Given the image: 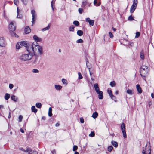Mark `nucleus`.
<instances>
[{"instance_id":"c756f323","label":"nucleus","mask_w":154,"mask_h":154,"mask_svg":"<svg viewBox=\"0 0 154 154\" xmlns=\"http://www.w3.org/2000/svg\"><path fill=\"white\" fill-rule=\"evenodd\" d=\"M110 85L112 87H114L116 85V82L114 81L111 82L110 83Z\"/></svg>"},{"instance_id":"680f3d73","label":"nucleus","mask_w":154,"mask_h":154,"mask_svg":"<svg viewBox=\"0 0 154 154\" xmlns=\"http://www.w3.org/2000/svg\"><path fill=\"white\" fill-rule=\"evenodd\" d=\"M51 152L52 154H56V151H55V150H53Z\"/></svg>"},{"instance_id":"20e7f679","label":"nucleus","mask_w":154,"mask_h":154,"mask_svg":"<svg viewBox=\"0 0 154 154\" xmlns=\"http://www.w3.org/2000/svg\"><path fill=\"white\" fill-rule=\"evenodd\" d=\"M7 45L6 42L3 38H0V47L5 48Z\"/></svg>"},{"instance_id":"412c9836","label":"nucleus","mask_w":154,"mask_h":154,"mask_svg":"<svg viewBox=\"0 0 154 154\" xmlns=\"http://www.w3.org/2000/svg\"><path fill=\"white\" fill-rule=\"evenodd\" d=\"M83 32L81 30H78L77 32V34L79 36H81L83 34Z\"/></svg>"},{"instance_id":"f704fd0d","label":"nucleus","mask_w":154,"mask_h":154,"mask_svg":"<svg viewBox=\"0 0 154 154\" xmlns=\"http://www.w3.org/2000/svg\"><path fill=\"white\" fill-rule=\"evenodd\" d=\"M73 24L76 26H78L79 25V23L77 21H74L73 22Z\"/></svg>"},{"instance_id":"0e129e2a","label":"nucleus","mask_w":154,"mask_h":154,"mask_svg":"<svg viewBox=\"0 0 154 154\" xmlns=\"http://www.w3.org/2000/svg\"><path fill=\"white\" fill-rule=\"evenodd\" d=\"M60 124L59 123H57L55 125V126L57 127H58L59 126Z\"/></svg>"},{"instance_id":"f8f14e48","label":"nucleus","mask_w":154,"mask_h":154,"mask_svg":"<svg viewBox=\"0 0 154 154\" xmlns=\"http://www.w3.org/2000/svg\"><path fill=\"white\" fill-rule=\"evenodd\" d=\"M136 88L138 92L139 93H141L142 92V90L141 88L140 87V85L138 84H137L136 85Z\"/></svg>"},{"instance_id":"79ce46f5","label":"nucleus","mask_w":154,"mask_h":154,"mask_svg":"<svg viewBox=\"0 0 154 154\" xmlns=\"http://www.w3.org/2000/svg\"><path fill=\"white\" fill-rule=\"evenodd\" d=\"M138 3V1L137 0H134L133 5L137 6V5Z\"/></svg>"},{"instance_id":"ddd939ff","label":"nucleus","mask_w":154,"mask_h":154,"mask_svg":"<svg viewBox=\"0 0 154 154\" xmlns=\"http://www.w3.org/2000/svg\"><path fill=\"white\" fill-rule=\"evenodd\" d=\"M20 10L18 8H17V18H21L22 17V16L20 14Z\"/></svg>"},{"instance_id":"dca6fc26","label":"nucleus","mask_w":154,"mask_h":154,"mask_svg":"<svg viewBox=\"0 0 154 154\" xmlns=\"http://www.w3.org/2000/svg\"><path fill=\"white\" fill-rule=\"evenodd\" d=\"M136 7L137 6H134V5H132L131 6L130 8V12L131 13H133L135 10L136 9Z\"/></svg>"},{"instance_id":"49530a36","label":"nucleus","mask_w":154,"mask_h":154,"mask_svg":"<svg viewBox=\"0 0 154 154\" xmlns=\"http://www.w3.org/2000/svg\"><path fill=\"white\" fill-rule=\"evenodd\" d=\"M76 42L77 43H82L83 42V41L82 39H79L77 40Z\"/></svg>"},{"instance_id":"b1692460","label":"nucleus","mask_w":154,"mask_h":154,"mask_svg":"<svg viewBox=\"0 0 154 154\" xmlns=\"http://www.w3.org/2000/svg\"><path fill=\"white\" fill-rule=\"evenodd\" d=\"M98 116V113L96 112H95L92 115V117L94 118V119H95Z\"/></svg>"},{"instance_id":"6e6d98bb","label":"nucleus","mask_w":154,"mask_h":154,"mask_svg":"<svg viewBox=\"0 0 154 154\" xmlns=\"http://www.w3.org/2000/svg\"><path fill=\"white\" fill-rule=\"evenodd\" d=\"M22 2L25 5H26L27 4V0H21Z\"/></svg>"},{"instance_id":"4be33fe9","label":"nucleus","mask_w":154,"mask_h":154,"mask_svg":"<svg viewBox=\"0 0 154 154\" xmlns=\"http://www.w3.org/2000/svg\"><path fill=\"white\" fill-rule=\"evenodd\" d=\"M50 27V26L49 25H48L46 27L42 29L41 30L42 31L44 32L45 31L48 30Z\"/></svg>"},{"instance_id":"09e8293b","label":"nucleus","mask_w":154,"mask_h":154,"mask_svg":"<svg viewBox=\"0 0 154 154\" xmlns=\"http://www.w3.org/2000/svg\"><path fill=\"white\" fill-rule=\"evenodd\" d=\"M78 148V147L77 146L75 145L74 146L73 149V151H75L77 150Z\"/></svg>"},{"instance_id":"58836bf2","label":"nucleus","mask_w":154,"mask_h":154,"mask_svg":"<svg viewBox=\"0 0 154 154\" xmlns=\"http://www.w3.org/2000/svg\"><path fill=\"white\" fill-rule=\"evenodd\" d=\"M134 17H133L131 15L129 17L128 20H129L130 21H132L133 20H135L133 18Z\"/></svg>"},{"instance_id":"6e6552de","label":"nucleus","mask_w":154,"mask_h":154,"mask_svg":"<svg viewBox=\"0 0 154 154\" xmlns=\"http://www.w3.org/2000/svg\"><path fill=\"white\" fill-rule=\"evenodd\" d=\"M33 38L36 42H40L42 40V39L38 37L36 35L33 36Z\"/></svg>"},{"instance_id":"1a4fd4ad","label":"nucleus","mask_w":154,"mask_h":154,"mask_svg":"<svg viewBox=\"0 0 154 154\" xmlns=\"http://www.w3.org/2000/svg\"><path fill=\"white\" fill-rule=\"evenodd\" d=\"M20 44L21 46H23L27 48L28 47V43L26 41H22L20 42Z\"/></svg>"},{"instance_id":"bf43d9fd","label":"nucleus","mask_w":154,"mask_h":154,"mask_svg":"<svg viewBox=\"0 0 154 154\" xmlns=\"http://www.w3.org/2000/svg\"><path fill=\"white\" fill-rule=\"evenodd\" d=\"M29 154H38V153L36 152L35 151V152H32V153H30Z\"/></svg>"},{"instance_id":"aec40b11","label":"nucleus","mask_w":154,"mask_h":154,"mask_svg":"<svg viewBox=\"0 0 154 154\" xmlns=\"http://www.w3.org/2000/svg\"><path fill=\"white\" fill-rule=\"evenodd\" d=\"M140 57L141 58L142 60H143L144 58V54L143 50L142 51L140 52Z\"/></svg>"},{"instance_id":"f03ea898","label":"nucleus","mask_w":154,"mask_h":154,"mask_svg":"<svg viewBox=\"0 0 154 154\" xmlns=\"http://www.w3.org/2000/svg\"><path fill=\"white\" fill-rule=\"evenodd\" d=\"M149 72V69L146 66H142L140 69V75L144 79L148 75Z\"/></svg>"},{"instance_id":"f257e3e1","label":"nucleus","mask_w":154,"mask_h":154,"mask_svg":"<svg viewBox=\"0 0 154 154\" xmlns=\"http://www.w3.org/2000/svg\"><path fill=\"white\" fill-rule=\"evenodd\" d=\"M27 53L22 54L19 57L22 61H29L31 60L33 55L41 56L43 53L42 47L36 42L28 46L27 48Z\"/></svg>"},{"instance_id":"a18cd8bd","label":"nucleus","mask_w":154,"mask_h":154,"mask_svg":"<svg viewBox=\"0 0 154 154\" xmlns=\"http://www.w3.org/2000/svg\"><path fill=\"white\" fill-rule=\"evenodd\" d=\"M78 76H79V79H82L83 77L82 76L80 72H79L78 73Z\"/></svg>"},{"instance_id":"7ed1b4c3","label":"nucleus","mask_w":154,"mask_h":154,"mask_svg":"<svg viewBox=\"0 0 154 154\" xmlns=\"http://www.w3.org/2000/svg\"><path fill=\"white\" fill-rule=\"evenodd\" d=\"M121 129L123 134V136L124 138H126L127 135L125 131V126L124 123L122 124L121 126Z\"/></svg>"},{"instance_id":"e2e57ef3","label":"nucleus","mask_w":154,"mask_h":154,"mask_svg":"<svg viewBox=\"0 0 154 154\" xmlns=\"http://www.w3.org/2000/svg\"><path fill=\"white\" fill-rule=\"evenodd\" d=\"M4 106L2 105H0V109H4Z\"/></svg>"},{"instance_id":"c9c22d12","label":"nucleus","mask_w":154,"mask_h":154,"mask_svg":"<svg viewBox=\"0 0 154 154\" xmlns=\"http://www.w3.org/2000/svg\"><path fill=\"white\" fill-rule=\"evenodd\" d=\"M12 32L11 33V35L12 37H17V35L15 33L13 32Z\"/></svg>"},{"instance_id":"13d9d810","label":"nucleus","mask_w":154,"mask_h":154,"mask_svg":"<svg viewBox=\"0 0 154 154\" xmlns=\"http://www.w3.org/2000/svg\"><path fill=\"white\" fill-rule=\"evenodd\" d=\"M97 1L96 0H94V4L96 6V4H97Z\"/></svg>"},{"instance_id":"9d476101","label":"nucleus","mask_w":154,"mask_h":154,"mask_svg":"<svg viewBox=\"0 0 154 154\" xmlns=\"http://www.w3.org/2000/svg\"><path fill=\"white\" fill-rule=\"evenodd\" d=\"M97 93L98 94V97L100 99H102L103 98V93L102 91H100Z\"/></svg>"},{"instance_id":"473e14b6","label":"nucleus","mask_w":154,"mask_h":154,"mask_svg":"<svg viewBox=\"0 0 154 154\" xmlns=\"http://www.w3.org/2000/svg\"><path fill=\"white\" fill-rule=\"evenodd\" d=\"M61 81L62 82L63 84L66 85H67L68 83L66 80L65 79H62Z\"/></svg>"},{"instance_id":"0eeeda50","label":"nucleus","mask_w":154,"mask_h":154,"mask_svg":"<svg viewBox=\"0 0 154 154\" xmlns=\"http://www.w3.org/2000/svg\"><path fill=\"white\" fill-rule=\"evenodd\" d=\"M86 21L87 22H88L89 24L91 26H93L94 25V20H91L89 18H86Z\"/></svg>"},{"instance_id":"423d86ee","label":"nucleus","mask_w":154,"mask_h":154,"mask_svg":"<svg viewBox=\"0 0 154 154\" xmlns=\"http://www.w3.org/2000/svg\"><path fill=\"white\" fill-rule=\"evenodd\" d=\"M32 16V24L35 22L36 19V14L35 11L34 10H31V11Z\"/></svg>"},{"instance_id":"393cba45","label":"nucleus","mask_w":154,"mask_h":154,"mask_svg":"<svg viewBox=\"0 0 154 154\" xmlns=\"http://www.w3.org/2000/svg\"><path fill=\"white\" fill-rule=\"evenodd\" d=\"M10 97V95L8 93H6L4 97L5 99L8 100Z\"/></svg>"},{"instance_id":"69168bd1","label":"nucleus","mask_w":154,"mask_h":154,"mask_svg":"<svg viewBox=\"0 0 154 154\" xmlns=\"http://www.w3.org/2000/svg\"><path fill=\"white\" fill-rule=\"evenodd\" d=\"M151 97L152 98H154V95L153 93H152L151 94Z\"/></svg>"},{"instance_id":"5701e85b","label":"nucleus","mask_w":154,"mask_h":154,"mask_svg":"<svg viewBox=\"0 0 154 154\" xmlns=\"http://www.w3.org/2000/svg\"><path fill=\"white\" fill-rule=\"evenodd\" d=\"M52 108L51 107H50L49 109L48 113V116L50 117L52 116Z\"/></svg>"},{"instance_id":"052dcab7","label":"nucleus","mask_w":154,"mask_h":154,"mask_svg":"<svg viewBox=\"0 0 154 154\" xmlns=\"http://www.w3.org/2000/svg\"><path fill=\"white\" fill-rule=\"evenodd\" d=\"M20 131L22 133H24V130L22 128L20 129Z\"/></svg>"},{"instance_id":"c03bdc74","label":"nucleus","mask_w":154,"mask_h":154,"mask_svg":"<svg viewBox=\"0 0 154 154\" xmlns=\"http://www.w3.org/2000/svg\"><path fill=\"white\" fill-rule=\"evenodd\" d=\"M107 92L108 93L109 96H110L112 95L113 94H112V92L110 90H108Z\"/></svg>"},{"instance_id":"e433bc0d","label":"nucleus","mask_w":154,"mask_h":154,"mask_svg":"<svg viewBox=\"0 0 154 154\" xmlns=\"http://www.w3.org/2000/svg\"><path fill=\"white\" fill-rule=\"evenodd\" d=\"M95 135V133L94 131H91V133L89 134V137H94Z\"/></svg>"},{"instance_id":"864d4df0","label":"nucleus","mask_w":154,"mask_h":154,"mask_svg":"<svg viewBox=\"0 0 154 154\" xmlns=\"http://www.w3.org/2000/svg\"><path fill=\"white\" fill-rule=\"evenodd\" d=\"M83 10L81 8H79V12L80 14H82L83 12Z\"/></svg>"},{"instance_id":"2eb2a0df","label":"nucleus","mask_w":154,"mask_h":154,"mask_svg":"<svg viewBox=\"0 0 154 154\" xmlns=\"http://www.w3.org/2000/svg\"><path fill=\"white\" fill-rule=\"evenodd\" d=\"M11 99L15 102H17L18 100V98L14 95H12L11 97Z\"/></svg>"},{"instance_id":"3c124183","label":"nucleus","mask_w":154,"mask_h":154,"mask_svg":"<svg viewBox=\"0 0 154 154\" xmlns=\"http://www.w3.org/2000/svg\"><path fill=\"white\" fill-rule=\"evenodd\" d=\"M14 3L16 5H17L19 3L18 0H14Z\"/></svg>"},{"instance_id":"39448f33","label":"nucleus","mask_w":154,"mask_h":154,"mask_svg":"<svg viewBox=\"0 0 154 154\" xmlns=\"http://www.w3.org/2000/svg\"><path fill=\"white\" fill-rule=\"evenodd\" d=\"M9 28L10 31L13 32L16 29V26L15 23L13 22H11L9 25Z\"/></svg>"},{"instance_id":"4d7b16f0","label":"nucleus","mask_w":154,"mask_h":154,"mask_svg":"<svg viewBox=\"0 0 154 154\" xmlns=\"http://www.w3.org/2000/svg\"><path fill=\"white\" fill-rule=\"evenodd\" d=\"M142 153H143V154H146V151L145 150H143ZM149 154H150V152H149Z\"/></svg>"},{"instance_id":"a19ab883","label":"nucleus","mask_w":154,"mask_h":154,"mask_svg":"<svg viewBox=\"0 0 154 154\" xmlns=\"http://www.w3.org/2000/svg\"><path fill=\"white\" fill-rule=\"evenodd\" d=\"M32 72L34 73H38L39 72V71L38 69H32Z\"/></svg>"},{"instance_id":"603ef678","label":"nucleus","mask_w":154,"mask_h":154,"mask_svg":"<svg viewBox=\"0 0 154 154\" xmlns=\"http://www.w3.org/2000/svg\"><path fill=\"white\" fill-rule=\"evenodd\" d=\"M109 34L110 37L111 38H112L113 37V35L112 33L111 32H109Z\"/></svg>"},{"instance_id":"bb28decb","label":"nucleus","mask_w":154,"mask_h":154,"mask_svg":"<svg viewBox=\"0 0 154 154\" xmlns=\"http://www.w3.org/2000/svg\"><path fill=\"white\" fill-rule=\"evenodd\" d=\"M74 28L75 27L73 26L72 25L71 26H70V27H69V30L70 31L73 32L74 31Z\"/></svg>"},{"instance_id":"4c0bfd02","label":"nucleus","mask_w":154,"mask_h":154,"mask_svg":"<svg viewBox=\"0 0 154 154\" xmlns=\"http://www.w3.org/2000/svg\"><path fill=\"white\" fill-rule=\"evenodd\" d=\"M113 147L112 146H110L108 148V151L109 152H111L113 149Z\"/></svg>"},{"instance_id":"8fccbe9b","label":"nucleus","mask_w":154,"mask_h":154,"mask_svg":"<svg viewBox=\"0 0 154 154\" xmlns=\"http://www.w3.org/2000/svg\"><path fill=\"white\" fill-rule=\"evenodd\" d=\"M87 4V2L86 1H83L82 2V5L84 6H85Z\"/></svg>"},{"instance_id":"cd10ccee","label":"nucleus","mask_w":154,"mask_h":154,"mask_svg":"<svg viewBox=\"0 0 154 154\" xmlns=\"http://www.w3.org/2000/svg\"><path fill=\"white\" fill-rule=\"evenodd\" d=\"M21 46L20 45V42L19 43H17L16 45V48L18 49H19L20 48Z\"/></svg>"},{"instance_id":"5fc2aeb1","label":"nucleus","mask_w":154,"mask_h":154,"mask_svg":"<svg viewBox=\"0 0 154 154\" xmlns=\"http://www.w3.org/2000/svg\"><path fill=\"white\" fill-rule=\"evenodd\" d=\"M80 122L82 123H83L84 122V120L83 118L81 117L80 118Z\"/></svg>"},{"instance_id":"72a5a7b5","label":"nucleus","mask_w":154,"mask_h":154,"mask_svg":"<svg viewBox=\"0 0 154 154\" xmlns=\"http://www.w3.org/2000/svg\"><path fill=\"white\" fill-rule=\"evenodd\" d=\"M42 104L40 103H37L36 104V106L37 108H40L41 107Z\"/></svg>"},{"instance_id":"f3484780","label":"nucleus","mask_w":154,"mask_h":154,"mask_svg":"<svg viewBox=\"0 0 154 154\" xmlns=\"http://www.w3.org/2000/svg\"><path fill=\"white\" fill-rule=\"evenodd\" d=\"M54 86L55 89L58 90H60L62 87L61 86L58 85H55Z\"/></svg>"},{"instance_id":"2f4dec72","label":"nucleus","mask_w":154,"mask_h":154,"mask_svg":"<svg viewBox=\"0 0 154 154\" xmlns=\"http://www.w3.org/2000/svg\"><path fill=\"white\" fill-rule=\"evenodd\" d=\"M110 97L112 99L114 100L115 102H117L116 98L113 94L110 96Z\"/></svg>"},{"instance_id":"338daca9","label":"nucleus","mask_w":154,"mask_h":154,"mask_svg":"<svg viewBox=\"0 0 154 154\" xmlns=\"http://www.w3.org/2000/svg\"><path fill=\"white\" fill-rule=\"evenodd\" d=\"M19 149L20 150L25 151L22 148H20Z\"/></svg>"},{"instance_id":"4468645a","label":"nucleus","mask_w":154,"mask_h":154,"mask_svg":"<svg viewBox=\"0 0 154 154\" xmlns=\"http://www.w3.org/2000/svg\"><path fill=\"white\" fill-rule=\"evenodd\" d=\"M31 31V29L29 27H26L24 29V32L26 34L29 33Z\"/></svg>"},{"instance_id":"37998d69","label":"nucleus","mask_w":154,"mask_h":154,"mask_svg":"<svg viewBox=\"0 0 154 154\" xmlns=\"http://www.w3.org/2000/svg\"><path fill=\"white\" fill-rule=\"evenodd\" d=\"M140 33L139 32H137L136 33L135 38H138L140 35Z\"/></svg>"},{"instance_id":"9b49d317","label":"nucleus","mask_w":154,"mask_h":154,"mask_svg":"<svg viewBox=\"0 0 154 154\" xmlns=\"http://www.w3.org/2000/svg\"><path fill=\"white\" fill-rule=\"evenodd\" d=\"M94 87L96 93L100 91L99 88L98 84L96 83L94 85Z\"/></svg>"},{"instance_id":"de8ad7c7","label":"nucleus","mask_w":154,"mask_h":154,"mask_svg":"<svg viewBox=\"0 0 154 154\" xmlns=\"http://www.w3.org/2000/svg\"><path fill=\"white\" fill-rule=\"evenodd\" d=\"M13 87L14 85L13 84H10L9 85V87L10 89H12L13 88Z\"/></svg>"},{"instance_id":"a878e982","label":"nucleus","mask_w":154,"mask_h":154,"mask_svg":"<svg viewBox=\"0 0 154 154\" xmlns=\"http://www.w3.org/2000/svg\"><path fill=\"white\" fill-rule=\"evenodd\" d=\"M126 92L127 94L130 95H132L133 94L132 91L131 90L129 89L127 90Z\"/></svg>"},{"instance_id":"7c9ffc66","label":"nucleus","mask_w":154,"mask_h":154,"mask_svg":"<svg viewBox=\"0 0 154 154\" xmlns=\"http://www.w3.org/2000/svg\"><path fill=\"white\" fill-rule=\"evenodd\" d=\"M37 58L35 57V58L32 60L31 62L32 64H34L36 63L37 61Z\"/></svg>"},{"instance_id":"a211bd4d","label":"nucleus","mask_w":154,"mask_h":154,"mask_svg":"<svg viewBox=\"0 0 154 154\" xmlns=\"http://www.w3.org/2000/svg\"><path fill=\"white\" fill-rule=\"evenodd\" d=\"M111 143L112 145L115 147H117L118 146V143L116 141H112Z\"/></svg>"},{"instance_id":"c85d7f7f","label":"nucleus","mask_w":154,"mask_h":154,"mask_svg":"<svg viewBox=\"0 0 154 154\" xmlns=\"http://www.w3.org/2000/svg\"><path fill=\"white\" fill-rule=\"evenodd\" d=\"M54 4H55V1H54V0H53L51 2V7H52V9L53 11H54Z\"/></svg>"},{"instance_id":"774afa93","label":"nucleus","mask_w":154,"mask_h":154,"mask_svg":"<svg viewBox=\"0 0 154 154\" xmlns=\"http://www.w3.org/2000/svg\"><path fill=\"white\" fill-rule=\"evenodd\" d=\"M152 105V102H149V106H150Z\"/></svg>"},{"instance_id":"6ab92c4d","label":"nucleus","mask_w":154,"mask_h":154,"mask_svg":"<svg viewBox=\"0 0 154 154\" xmlns=\"http://www.w3.org/2000/svg\"><path fill=\"white\" fill-rule=\"evenodd\" d=\"M32 111L35 113H36L37 111V109L35 108V106H33L31 107Z\"/></svg>"},{"instance_id":"ea45409f","label":"nucleus","mask_w":154,"mask_h":154,"mask_svg":"<svg viewBox=\"0 0 154 154\" xmlns=\"http://www.w3.org/2000/svg\"><path fill=\"white\" fill-rule=\"evenodd\" d=\"M23 119V116L22 115H20L18 117L19 122H21L22 121Z\"/></svg>"}]
</instances>
